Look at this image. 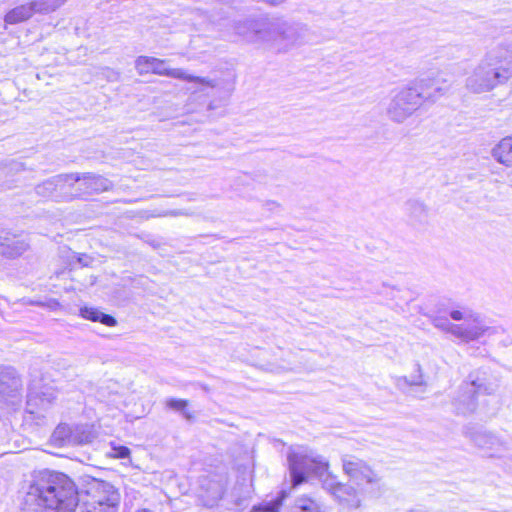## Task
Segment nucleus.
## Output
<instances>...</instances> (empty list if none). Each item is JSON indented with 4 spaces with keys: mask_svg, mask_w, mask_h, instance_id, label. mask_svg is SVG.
I'll return each mask as SVG.
<instances>
[{
    "mask_svg": "<svg viewBox=\"0 0 512 512\" xmlns=\"http://www.w3.org/2000/svg\"><path fill=\"white\" fill-rule=\"evenodd\" d=\"M80 495L82 512H118L121 496L110 482L88 479Z\"/></svg>",
    "mask_w": 512,
    "mask_h": 512,
    "instance_id": "8",
    "label": "nucleus"
},
{
    "mask_svg": "<svg viewBox=\"0 0 512 512\" xmlns=\"http://www.w3.org/2000/svg\"><path fill=\"white\" fill-rule=\"evenodd\" d=\"M32 15V4L18 6L9 11L5 16L8 24H17L29 19Z\"/></svg>",
    "mask_w": 512,
    "mask_h": 512,
    "instance_id": "25",
    "label": "nucleus"
},
{
    "mask_svg": "<svg viewBox=\"0 0 512 512\" xmlns=\"http://www.w3.org/2000/svg\"><path fill=\"white\" fill-rule=\"evenodd\" d=\"M465 435L490 457H500L509 450V442L491 432L465 429Z\"/></svg>",
    "mask_w": 512,
    "mask_h": 512,
    "instance_id": "14",
    "label": "nucleus"
},
{
    "mask_svg": "<svg viewBox=\"0 0 512 512\" xmlns=\"http://www.w3.org/2000/svg\"><path fill=\"white\" fill-rule=\"evenodd\" d=\"M498 388L496 381L489 379L484 372L470 373L468 379L464 381L453 399V406L459 415H470L477 408V395L493 394Z\"/></svg>",
    "mask_w": 512,
    "mask_h": 512,
    "instance_id": "9",
    "label": "nucleus"
},
{
    "mask_svg": "<svg viewBox=\"0 0 512 512\" xmlns=\"http://www.w3.org/2000/svg\"><path fill=\"white\" fill-rule=\"evenodd\" d=\"M341 462L344 474L358 487H365L376 494L380 492L381 478L364 460L346 454L342 456Z\"/></svg>",
    "mask_w": 512,
    "mask_h": 512,
    "instance_id": "11",
    "label": "nucleus"
},
{
    "mask_svg": "<svg viewBox=\"0 0 512 512\" xmlns=\"http://www.w3.org/2000/svg\"><path fill=\"white\" fill-rule=\"evenodd\" d=\"M96 436L97 434L92 425H72L71 446L90 444Z\"/></svg>",
    "mask_w": 512,
    "mask_h": 512,
    "instance_id": "20",
    "label": "nucleus"
},
{
    "mask_svg": "<svg viewBox=\"0 0 512 512\" xmlns=\"http://www.w3.org/2000/svg\"><path fill=\"white\" fill-rule=\"evenodd\" d=\"M136 512H154V511H152L150 509L143 508V509L137 510Z\"/></svg>",
    "mask_w": 512,
    "mask_h": 512,
    "instance_id": "35",
    "label": "nucleus"
},
{
    "mask_svg": "<svg viewBox=\"0 0 512 512\" xmlns=\"http://www.w3.org/2000/svg\"><path fill=\"white\" fill-rule=\"evenodd\" d=\"M77 261L79 264H81L84 267H88L91 265L93 258L87 254H80L77 257Z\"/></svg>",
    "mask_w": 512,
    "mask_h": 512,
    "instance_id": "31",
    "label": "nucleus"
},
{
    "mask_svg": "<svg viewBox=\"0 0 512 512\" xmlns=\"http://www.w3.org/2000/svg\"><path fill=\"white\" fill-rule=\"evenodd\" d=\"M221 497V491L220 490H217L213 496L214 499H218Z\"/></svg>",
    "mask_w": 512,
    "mask_h": 512,
    "instance_id": "33",
    "label": "nucleus"
},
{
    "mask_svg": "<svg viewBox=\"0 0 512 512\" xmlns=\"http://www.w3.org/2000/svg\"><path fill=\"white\" fill-rule=\"evenodd\" d=\"M512 78V43L499 44L485 53L466 78V88L475 94L490 92Z\"/></svg>",
    "mask_w": 512,
    "mask_h": 512,
    "instance_id": "4",
    "label": "nucleus"
},
{
    "mask_svg": "<svg viewBox=\"0 0 512 512\" xmlns=\"http://www.w3.org/2000/svg\"><path fill=\"white\" fill-rule=\"evenodd\" d=\"M77 178L69 176V174H60L54 176L35 187V191L42 197H55L64 200L71 199V181Z\"/></svg>",
    "mask_w": 512,
    "mask_h": 512,
    "instance_id": "15",
    "label": "nucleus"
},
{
    "mask_svg": "<svg viewBox=\"0 0 512 512\" xmlns=\"http://www.w3.org/2000/svg\"><path fill=\"white\" fill-rule=\"evenodd\" d=\"M30 246L28 233L2 231L0 234V253L9 258L20 256Z\"/></svg>",
    "mask_w": 512,
    "mask_h": 512,
    "instance_id": "16",
    "label": "nucleus"
},
{
    "mask_svg": "<svg viewBox=\"0 0 512 512\" xmlns=\"http://www.w3.org/2000/svg\"><path fill=\"white\" fill-rule=\"evenodd\" d=\"M79 502L76 485L67 475L47 470L34 474V504L42 512H74Z\"/></svg>",
    "mask_w": 512,
    "mask_h": 512,
    "instance_id": "3",
    "label": "nucleus"
},
{
    "mask_svg": "<svg viewBox=\"0 0 512 512\" xmlns=\"http://www.w3.org/2000/svg\"><path fill=\"white\" fill-rule=\"evenodd\" d=\"M23 379L10 365H0V399L12 405L21 403Z\"/></svg>",
    "mask_w": 512,
    "mask_h": 512,
    "instance_id": "13",
    "label": "nucleus"
},
{
    "mask_svg": "<svg viewBox=\"0 0 512 512\" xmlns=\"http://www.w3.org/2000/svg\"><path fill=\"white\" fill-rule=\"evenodd\" d=\"M512 78V43L499 44L485 53L466 78V88L475 94L490 92Z\"/></svg>",
    "mask_w": 512,
    "mask_h": 512,
    "instance_id": "5",
    "label": "nucleus"
},
{
    "mask_svg": "<svg viewBox=\"0 0 512 512\" xmlns=\"http://www.w3.org/2000/svg\"><path fill=\"white\" fill-rule=\"evenodd\" d=\"M286 497V492L281 491L280 495L272 502L265 504L262 508H253V511L263 510L264 512H279V509Z\"/></svg>",
    "mask_w": 512,
    "mask_h": 512,
    "instance_id": "27",
    "label": "nucleus"
},
{
    "mask_svg": "<svg viewBox=\"0 0 512 512\" xmlns=\"http://www.w3.org/2000/svg\"><path fill=\"white\" fill-rule=\"evenodd\" d=\"M494 159L507 166H512V136L503 138L493 149Z\"/></svg>",
    "mask_w": 512,
    "mask_h": 512,
    "instance_id": "21",
    "label": "nucleus"
},
{
    "mask_svg": "<svg viewBox=\"0 0 512 512\" xmlns=\"http://www.w3.org/2000/svg\"><path fill=\"white\" fill-rule=\"evenodd\" d=\"M287 460L293 488L305 483L310 475L316 476L321 480L323 489L345 510L360 509L365 495H376L365 487L338 481L336 476L328 472V461L321 456L291 451Z\"/></svg>",
    "mask_w": 512,
    "mask_h": 512,
    "instance_id": "1",
    "label": "nucleus"
},
{
    "mask_svg": "<svg viewBox=\"0 0 512 512\" xmlns=\"http://www.w3.org/2000/svg\"><path fill=\"white\" fill-rule=\"evenodd\" d=\"M56 399V390L50 384H45L34 391V402L38 400L43 410H47Z\"/></svg>",
    "mask_w": 512,
    "mask_h": 512,
    "instance_id": "24",
    "label": "nucleus"
},
{
    "mask_svg": "<svg viewBox=\"0 0 512 512\" xmlns=\"http://www.w3.org/2000/svg\"><path fill=\"white\" fill-rule=\"evenodd\" d=\"M80 315L90 321L100 322L106 326L113 327L117 324L116 319L108 314L103 313L94 307H83L80 309Z\"/></svg>",
    "mask_w": 512,
    "mask_h": 512,
    "instance_id": "22",
    "label": "nucleus"
},
{
    "mask_svg": "<svg viewBox=\"0 0 512 512\" xmlns=\"http://www.w3.org/2000/svg\"><path fill=\"white\" fill-rule=\"evenodd\" d=\"M72 426L59 424L51 435V443L55 446H71Z\"/></svg>",
    "mask_w": 512,
    "mask_h": 512,
    "instance_id": "23",
    "label": "nucleus"
},
{
    "mask_svg": "<svg viewBox=\"0 0 512 512\" xmlns=\"http://www.w3.org/2000/svg\"><path fill=\"white\" fill-rule=\"evenodd\" d=\"M67 1L68 0H34V15H43L41 20L34 18V23H40L42 30H44L46 34H49L54 29L50 14L62 7Z\"/></svg>",
    "mask_w": 512,
    "mask_h": 512,
    "instance_id": "17",
    "label": "nucleus"
},
{
    "mask_svg": "<svg viewBox=\"0 0 512 512\" xmlns=\"http://www.w3.org/2000/svg\"><path fill=\"white\" fill-rule=\"evenodd\" d=\"M25 505H28L27 500H25ZM21 510H22L23 512H29V508H26V506L22 507V508H21Z\"/></svg>",
    "mask_w": 512,
    "mask_h": 512,
    "instance_id": "34",
    "label": "nucleus"
},
{
    "mask_svg": "<svg viewBox=\"0 0 512 512\" xmlns=\"http://www.w3.org/2000/svg\"><path fill=\"white\" fill-rule=\"evenodd\" d=\"M448 314L454 321L463 320L464 322L454 324L445 317L435 316L432 318L433 326L451 334L463 343L478 341L483 337H491L504 332L500 326L487 325L479 314L469 308L451 309Z\"/></svg>",
    "mask_w": 512,
    "mask_h": 512,
    "instance_id": "7",
    "label": "nucleus"
},
{
    "mask_svg": "<svg viewBox=\"0 0 512 512\" xmlns=\"http://www.w3.org/2000/svg\"><path fill=\"white\" fill-rule=\"evenodd\" d=\"M166 60L150 56H138L135 60V69L139 75L153 73L159 76L171 77L187 82L198 83L207 87H215L216 82L210 78L198 77L187 73L181 68H167Z\"/></svg>",
    "mask_w": 512,
    "mask_h": 512,
    "instance_id": "10",
    "label": "nucleus"
},
{
    "mask_svg": "<svg viewBox=\"0 0 512 512\" xmlns=\"http://www.w3.org/2000/svg\"><path fill=\"white\" fill-rule=\"evenodd\" d=\"M106 71L108 72L107 76L109 78L114 79V80L118 79V76H119L118 73H116L115 71L110 70V69H106Z\"/></svg>",
    "mask_w": 512,
    "mask_h": 512,
    "instance_id": "32",
    "label": "nucleus"
},
{
    "mask_svg": "<svg viewBox=\"0 0 512 512\" xmlns=\"http://www.w3.org/2000/svg\"><path fill=\"white\" fill-rule=\"evenodd\" d=\"M417 371L419 372V374L417 376H414L411 380H408L406 377H403V378H400L398 380V384L400 383V381H403L405 384L407 385H415V386H421V385H424L425 382L423 380V376L421 374V367L419 364H417Z\"/></svg>",
    "mask_w": 512,
    "mask_h": 512,
    "instance_id": "29",
    "label": "nucleus"
},
{
    "mask_svg": "<svg viewBox=\"0 0 512 512\" xmlns=\"http://www.w3.org/2000/svg\"><path fill=\"white\" fill-rule=\"evenodd\" d=\"M445 81L437 78H422L417 87H406L397 91L391 98L386 114L395 123H403L420 107L423 101H436L444 95L448 87Z\"/></svg>",
    "mask_w": 512,
    "mask_h": 512,
    "instance_id": "6",
    "label": "nucleus"
},
{
    "mask_svg": "<svg viewBox=\"0 0 512 512\" xmlns=\"http://www.w3.org/2000/svg\"><path fill=\"white\" fill-rule=\"evenodd\" d=\"M408 220L413 226H422L428 222V208L419 200H409L405 204Z\"/></svg>",
    "mask_w": 512,
    "mask_h": 512,
    "instance_id": "19",
    "label": "nucleus"
},
{
    "mask_svg": "<svg viewBox=\"0 0 512 512\" xmlns=\"http://www.w3.org/2000/svg\"><path fill=\"white\" fill-rule=\"evenodd\" d=\"M69 176L77 178L76 181H71V199L98 194L113 188L112 181L99 174L69 173Z\"/></svg>",
    "mask_w": 512,
    "mask_h": 512,
    "instance_id": "12",
    "label": "nucleus"
},
{
    "mask_svg": "<svg viewBox=\"0 0 512 512\" xmlns=\"http://www.w3.org/2000/svg\"><path fill=\"white\" fill-rule=\"evenodd\" d=\"M108 455L117 459H125L130 456V449L126 446L111 444V449Z\"/></svg>",
    "mask_w": 512,
    "mask_h": 512,
    "instance_id": "28",
    "label": "nucleus"
},
{
    "mask_svg": "<svg viewBox=\"0 0 512 512\" xmlns=\"http://www.w3.org/2000/svg\"><path fill=\"white\" fill-rule=\"evenodd\" d=\"M234 30L246 42L267 45L278 51H286L303 44L308 33L305 25L267 15L236 21Z\"/></svg>",
    "mask_w": 512,
    "mask_h": 512,
    "instance_id": "2",
    "label": "nucleus"
},
{
    "mask_svg": "<svg viewBox=\"0 0 512 512\" xmlns=\"http://www.w3.org/2000/svg\"><path fill=\"white\" fill-rule=\"evenodd\" d=\"M187 215L188 213L184 210H166L155 214L156 217H178Z\"/></svg>",
    "mask_w": 512,
    "mask_h": 512,
    "instance_id": "30",
    "label": "nucleus"
},
{
    "mask_svg": "<svg viewBox=\"0 0 512 512\" xmlns=\"http://www.w3.org/2000/svg\"><path fill=\"white\" fill-rule=\"evenodd\" d=\"M288 512H327L326 506L319 499L302 494L297 496L288 508Z\"/></svg>",
    "mask_w": 512,
    "mask_h": 512,
    "instance_id": "18",
    "label": "nucleus"
},
{
    "mask_svg": "<svg viewBox=\"0 0 512 512\" xmlns=\"http://www.w3.org/2000/svg\"><path fill=\"white\" fill-rule=\"evenodd\" d=\"M166 407L181 413V415L188 421L194 419V415L188 410V401L185 399L168 398L166 400Z\"/></svg>",
    "mask_w": 512,
    "mask_h": 512,
    "instance_id": "26",
    "label": "nucleus"
}]
</instances>
